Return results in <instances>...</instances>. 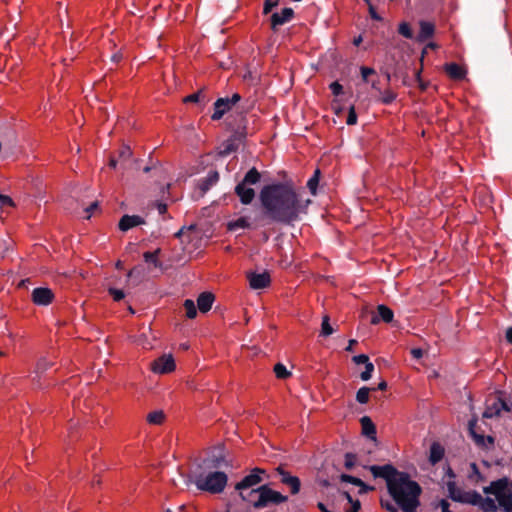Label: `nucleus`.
<instances>
[{"instance_id":"2eb2a0df","label":"nucleus","mask_w":512,"mask_h":512,"mask_svg":"<svg viewBox=\"0 0 512 512\" xmlns=\"http://www.w3.org/2000/svg\"><path fill=\"white\" fill-rule=\"evenodd\" d=\"M233 107L228 102V97L218 98L213 104V114L211 115V119L213 121L220 120L227 112H229Z\"/></svg>"},{"instance_id":"c756f323","label":"nucleus","mask_w":512,"mask_h":512,"mask_svg":"<svg viewBox=\"0 0 512 512\" xmlns=\"http://www.w3.org/2000/svg\"><path fill=\"white\" fill-rule=\"evenodd\" d=\"M209 100L206 99L205 95H204V90L203 89H200L198 90L197 92L193 93V94H190L188 96H186L184 99H183V102L184 103H203L204 105L208 102Z\"/></svg>"},{"instance_id":"a211bd4d","label":"nucleus","mask_w":512,"mask_h":512,"mask_svg":"<svg viewBox=\"0 0 512 512\" xmlns=\"http://www.w3.org/2000/svg\"><path fill=\"white\" fill-rule=\"evenodd\" d=\"M198 465H201L204 468L206 467V468H209L212 470H217L223 466L228 467L229 463L222 454H219V455H212L208 458H205Z\"/></svg>"},{"instance_id":"5fc2aeb1","label":"nucleus","mask_w":512,"mask_h":512,"mask_svg":"<svg viewBox=\"0 0 512 512\" xmlns=\"http://www.w3.org/2000/svg\"><path fill=\"white\" fill-rule=\"evenodd\" d=\"M13 205H14L13 200L9 196L0 194V207L1 208L6 207V206H13Z\"/></svg>"},{"instance_id":"0eeeda50","label":"nucleus","mask_w":512,"mask_h":512,"mask_svg":"<svg viewBox=\"0 0 512 512\" xmlns=\"http://www.w3.org/2000/svg\"><path fill=\"white\" fill-rule=\"evenodd\" d=\"M469 505L477 506L482 512H499V505L490 497H483L479 492L473 490Z\"/></svg>"},{"instance_id":"774afa93","label":"nucleus","mask_w":512,"mask_h":512,"mask_svg":"<svg viewBox=\"0 0 512 512\" xmlns=\"http://www.w3.org/2000/svg\"><path fill=\"white\" fill-rule=\"evenodd\" d=\"M506 340L508 343L512 344V327L506 330Z\"/></svg>"},{"instance_id":"f3484780","label":"nucleus","mask_w":512,"mask_h":512,"mask_svg":"<svg viewBox=\"0 0 512 512\" xmlns=\"http://www.w3.org/2000/svg\"><path fill=\"white\" fill-rule=\"evenodd\" d=\"M145 220L138 215H123L119 221L118 227L121 231L126 232L129 229L142 225Z\"/></svg>"},{"instance_id":"58836bf2","label":"nucleus","mask_w":512,"mask_h":512,"mask_svg":"<svg viewBox=\"0 0 512 512\" xmlns=\"http://www.w3.org/2000/svg\"><path fill=\"white\" fill-rule=\"evenodd\" d=\"M398 33L407 39L413 38V31L407 22H401L398 27Z\"/></svg>"},{"instance_id":"aec40b11","label":"nucleus","mask_w":512,"mask_h":512,"mask_svg":"<svg viewBox=\"0 0 512 512\" xmlns=\"http://www.w3.org/2000/svg\"><path fill=\"white\" fill-rule=\"evenodd\" d=\"M214 300L215 297L211 292H202L197 298V306L200 312H208L212 308Z\"/></svg>"},{"instance_id":"13d9d810","label":"nucleus","mask_w":512,"mask_h":512,"mask_svg":"<svg viewBox=\"0 0 512 512\" xmlns=\"http://www.w3.org/2000/svg\"><path fill=\"white\" fill-rule=\"evenodd\" d=\"M369 7V14H370V17L376 21H381L382 20V17L376 12V9L375 7L371 4L368 6Z\"/></svg>"},{"instance_id":"7c9ffc66","label":"nucleus","mask_w":512,"mask_h":512,"mask_svg":"<svg viewBox=\"0 0 512 512\" xmlns=\"http://www.w3.org/2000/svg\"><path fill=\"white\" fill-rule=\"evenodd\" d=\"M250 223L246 217H240L235 221H230L227 225L229 231H236L238 229L250 228Z\"/></svg>"},{"instance_id":"79ce46f5","label":"nucleus","mask_w":512,"mask_h":512,"mask_svg":"<svg viewBox=\"0 0 512 512\" xmlns=\"http://www.w3.org/2000/svg\"><path fill=\"white\" fill-rule=\"evenodd\" d=\"M374 372V364L372 362H368L365 364V370L360 374V378L363 381H368L371 379L372 374Z\"/></svg>"},{"instance_id":"393cba45","label":"nucleus","mask_w":512,"mask_h":512,"mask_svg":"<svg viewBox=\"0 0 512 512\" xmlns=\"http://www.w3.org/2000/svg\"><path fill=\"white\" fill-rule=\"evenodd\" d=\"M360 423L362 426V433L366 437H368L372 440H376V427H375L374 423L372 422L371 418L368 416H363L360 419Z\"/></svg>"},{"instance_id":"c85d7f7f","label":"nucleus","mask_w":512,"mask_h":512,"mask_svg":"<svg viewBox=\"0 0 512 512\" xmlns=\"http://www.w3.org/2000/svg\"><path fill=\"white\" fill-rule=\"evenodd\" d=\"M160 253H161V249L157 248L153 252H150V251L145 252L143 254V258H144L146 263H151L156 268H161L162 267V263L158 260V256L160 255Z\"/></svg>"},{"instance_id":"bf43d9fd","label":"nucleus","mask_w":512,"mask_h":512,"mask_svg":"<svg viewBox=\"0 0 512 512\" xmlns=\"http://www.w3.org/2000/svg\"><path fill=\"white\" fill-rule=\"evenodd\" d=\"M242 99L239 93H234L231 97H228V102L233 107Z\"/></svg>"},{"instance_id":"8fccbe9b","label":"nucleus","mask_w":512,"mask_h":512,"mask_svg":"<svg viewBox=\"0 0 512 512\" xmlns=\"http://www.w3.org/2000/svg\"><path fill=\"white\" fill-rule=\"evenodd\" d=\"M361 76H362V79L367 82L368 81V77L370 75H374L376 72L373 68H370V67H366V66H362L361 67Z\"/></svg>"},{"instance_id":"1a4fd4ad","label":"nucleus","mask_w":512,"mask_h":512,"mask_svg":"<svg viewBox=\"0 0 512 512\" xmlns=\"http://www.w3.org/2000/svg\"><path fill=\"white\" fill-rule=\"evenodd\" d=\"M265 473L266 471L262 468L256 467L252 469L249 475L245 476L240 482H238L235 485V489L237 491L248 490L249 488L258 485L262 481L260 475Z\"/></svg>"},{"instance_id":"864d4df0","label":"nucleus","mask_w":512,"mask_h":512,"mask_svg":"<svg viewBox=\"0 0 512 512\" xmlns=\"http://www.w3.org/2000/svg\"><path fill=\"white\" fill-rule=\"evenodd\" d=\"M380 504L381 507L387 510L388 512H399L397 507L387 500H381Z\"/></svg>"},{"instance_id":"bb28decb","label":"nucleus","mask_w":512,"mask_h":512,"mask_svg":"<svg viewBox=\"0 0 512 512\" xmlns=\"http://www.w3.org/2000/svg\"><path fill=\"white\" fill-rule=\"evenodd\" d=\"M239 145L240 144L237 141H235L234 139L229 137L226 141H224L222 143L221 150L218 152V154L221 157H225V156L231 154L232 152L237 151L239 148Z\"/></svg>"},{"instance_id":"f03ea898","label":"nucleus","mask_w":512,"mask_h":512,"mask_svg":"<svg viewBox=\"0 0 512 512\" xmlns=\"http://www.w3.org/2000/svg\"><path fill=\"white\" fill-rule=\"evenodd\" d=\"M368 469L375 478L385 480L389 495L403 512H414L420 506L422 487L407 472L392 464L371 465Z\"/></svg>"},{"instance_id":"f257e3e1","label":"nucleus","mask_w":512,"mask_h":512,"mask_svg":"<svg viewBox=\"0 0 512 512\" xmlns=\"http://www.w3.org/2000/svg\"><path fill=\"white\" fill-rule=\"evenodd\" d=\"M263 216L273 223L291 225L305 213L307 205L302 203L299 193L291 181L265 185L259 194Z\"/></svg>"},{"instance_id":"4c0bfd02","label":"nucleus","mask_w":512,"mask_h":512,"mask_svg":"<svg viewBox=\"0 0 512 512\" xmlns=\"http://www.w3.org/2000/svg\"><path fill=\"white\" fill-rule=\"evenodd\" d=\"M274 373L279 379H287L291 375V372L288 371L286 366L282 363H277L274 366Z\"/></svg>"},{"instance_id":"4468645a","label":"nucleus","mask_w":512,"mask_h":512,"mask_svg":"<svg viewBox=\"0 0 512 512\" xmlns=\"http://www.w3.org/2000/svg\"><path fill=\"white\" fill-rule=\"evenodd\" d=\"M293 16H294V11L292 8H289V7L282 9V11L280 13H278V12L273 13L270 17L271 29L273 31H277L279 26H282L285 23L291 21Z\"/></svg>"},{"instance_id":"69168bd1","label":"nucleus","mask_w":512,"mask_h":512,"mask_svg":"<svg viewBox=\"0 0 512 512\" xmlns=\"http://www.w3.org/2000/svg\"><path fill=\"white\" fill-rule=\"evenodd\" d=\"M361 508V503L359 500H356L355 503H353V505H351V508L349 511H346V512H359Z\"/></svg>"},{"instance_id":"6e6552de","label":"nucleus","mask_w":512,"mask_h":512,"mask_svg":"<svg viewBox=\"0 0 512 512\" xmlns=\"http://www.w3.org/2000/svg\"><path fill=\"white\" fill-rule=\"evenodd\" d=\"M447 490H448V496L455 502H459L462 504H470L473 490L471 491H464L461 488L457 487L456 482L453 480H450L447 482Z\"/></svg>"},{"instance_id":"680f3d73","label":"nucleus","mask_w":512,"mask_h":512,"mask_svg":"<svg viewBox=\"0 0 512 512\" xmlns=\"http://www.w3.org/2000/svg\"><path fill=\"white\" fill-rule=\"evenodd\" d=\"M98 205H99V204H98V202H97V201H95V202H93L90 206H88V207L86 208V210H85V211H86V212H87V214H88V215L86 216V218H90L91 213H92L94 210H96V209L98 208Z\"/></svg>"},{"instance_id":"a878e982","label":"nucleus","mask_w":512,"mask_h":512,"mask_svg":"<svg viewBox=\"0 0 512 512\" xmlns=\"http://www.w3.org/2000/svg\"><path fill=\"white\" fill-rule=\"evenodd\" d=\"M434 30H435V27L431 22L421 21L418 40L425 41V40L431 38L434 34Z\"/></svg>"},{"instance_id":"473e14b6","label":"nucleus","mask_w":512,"mask_h":512,"mask_svg":"<svg viewBox=\"0 0 512 512\" xmlns=\"http://www.w3.org/2000/svg\"><path fill=\"white\" fill-rule=\"evenodd\" d=\"M320 176H321L320 169H316L314 171L312 177L307 182V187H308V189H309V191L311 192L312 195H316L317 187H318L319 180H320Z\"/></svg>"},{"instance_id":"e2e57ef3","label":"nucleus","mask_w":512,"mask_h":512,"mask_svg":"<svg viewBox=\"0 0 512 512\" xmlns=\"http://www.w3.org/2000/svg\"><path fill=\"white\" fill-rule=\"evenodd\" d=\"M411 355L413 356V358L415 359H420L422 356H423V350L420 349V348H413L411 350Z\"/></svg>"},{"instance_id":"c03bdc74","label":"nucleus","mask_w":512,"mask_h":512,"mask_svg":"<svg viewBox=\"0 0 512 512\" xmlns=\"http://www.w3.org/2000/svg\"><path fill=\"white\" fill-rule=\"evenodd\" d=\"M279 5V0H265L263 7V14H269L273 8Z\"/></svg>"},{"instance_id":"4be33fe9","label":"nucleus","mask_w":512,"mask_h":512,"mask_svg":"<svg viewBox=\"0 0 512 512\" xmlns=\"http://www.w3.org/2000/svg\"><path fill=\"white\" fill-rule=\"evenodd\" d=\"M501 415V408L498 403V395L487 402L486 408L483 412V418L492 419Z\"/></svg>"},{"instance_id":"b1692460","label":"nucleus","mask_w":512,"mask_h":512,"mask_svg":"<svg viewBox=\"0 0 512 512\" xmlns=\"http://www.w3.org/2000/svg\"><path fill=\"white\" fill-rule=\"evenodd\" d=\"M445 450L443 446L438 442H433L430 446L429 462L432 465L437 464L444 457Z\"/></svg>"},{"instance_id":"e433bc0d","label":"nucleus","mask_w":512,"mask_h":512,"mask_svg":"<svg viewBox=\"0 0 512 512\" xmlns=\"http://www.w3.org/2000/svg\"><path fill=\"white\" fill-rule=\"evenodd\" d=\"M184 308H185V311H186V316L189 318V319H193L196 317L197 315V309H196V306H195V303L193 300L191 299H186L184 301V304H183Z\"/></svg>"},{"instance_id":"2f4dec72","label":"nucleus","mask_w":512,"mask_h":512,"mask_svg":"<svg viewBox=\"0 0 512 512\" xmlns=\"http://www.w3.org/2000/svg\"><path fill=\"white\" fill-rule=\"evenodd\" d=\"M468 479L474 483H479V482L484 481L483 475L481 474L477 464L474 462H472L470 464V471L468 473Z\"/></svg>"},{"instance_id":"72a5a7b5","label":"nucleus","mask_w":512,"mask_h":512,"mask_svg":"<svg viewBox=\"0 0 512 512\" xmlns=\"http://www.w3.org/2000/svg\"><path fill=\"white\" fill-rule=\"evenodd\" d=\"M165 419L164 412L162 410H156L147 415V421L153 425H160Z\"/></svg>"},{"instance_id":"cd10ccee","label":"nucleus","mask_w":512,"mask_h":512,"mask_svg":"<svg viewBox=\"0 0 512 512\" xmlns=\"http://www.w3.org/2000/svg\"><path fill=\"white\" fill-rule=\"evenodd\" d=\"M476 425H477V419L476 418H473V419L469 420V422H468V430H469V433L472 436L473 440L475 441V443L478 446H482L483 447V446H485V436L476 433V431H475Z\"/></svg>"},{"instance_id":"a18cd8bd","label":"nucleus","mask_w":512,"mask_h":512,"mask_svg":"<svg viewBox=\"0 0 512 512\" xmlns=\"http://www.w3.org/2000/svg\"><path fill=\"white\" fill-rule=\"evenodd\" d=\"M108 293L110 296H112L113 300L117 302L125 297L124 292L117 288H109Z\"/></svg>"},{"instance_id":"052dcab7","label":"nucleus","mask_w":512,"mask_h":512,"mask_svg":"<svg viewBox=\"0 0 512 512\" xmlns=\"http://www.w3.org/2000/svg\"><path fill=\"white\" fill-rule=\"evenodd\" d=\"M239 492H240V497L242 498L243 501L251 502L253 504V502L255 501V500H253V497L255 495H249V492L245 493V490H242Z\"/></svg>"},{"instance_id":"5701e85b","label":"nucleus","mask_w":512,"mask_h":512,"mask_svg":"<svg viewBox=\"0 0 512 512\" xmlns=\"http://www.w3.org/2000/svg\"><path fill=\"white\" fill-rule=\"evenodd\" d=\"M230 137L237 141L239 144L245 141L247 137V120L244 116H241L237 128L233 130L232 135Z\"/></svg>"},{"instance_id":"603ef678","label":"nucleus","mask_w":512,"mask_h":512,"mask_svg":"<svg viewBox=\"0 0 512 512\" xmlns=\"http://www.w3.org/2000/svg\"><path fill=\"white\" fill-rule=\"evenodd\" d=\"M355 364H366L369 362V357L366 354L356 355L352 358Z\"/></svg>"},{"instance_id":"ddd939ff","label":"nucleus","mask_w":512,"mask_h":512,"mask_svg":"<svg viewBox=\"0 0 512 512\" xmlns=\"http://www.w3.org/2000/svg\"><path fill=\"white\" fill-rule=\"evenodd\" d=\"M31 297L34 304L47 306L53 301L54 294L49 288L38 287L32 291Z\"/></svg>"},{"instance_id":"7ed1b4c3","label":"nucleus","mask_w":512,"mask_h":512,"mask_svg":"<svg viewBox=\"0 0 512 512\" xmlns=\"http://www.w3.org/2000/svg\"><path fill=\"white\" fill-rule=\"evenodd\" d=\"M228 477L225 472L204 468L196 465L188 476V481L194 483L196 487L211 494L221 493L227 485Z\"/></svg>"},{"instance_id":"dca6fc26","label":"nucleus","mask_w":512,"mask_h":512,"mask_svg":"<svg viewBox=\"0 0 512 512\" xmlns=\"http://www.w3.org/2000/svg\"><path fill=\"white\" fill-rule=\"evenodd\" d=\"M394 313L386 305L380 304L377 306V312L371 318V324L377 325L380 321L391 323L393 321Z\"/></svg>"},{"instance_id":"ea45409f","label":"nucleus","mask_w":512,"mask_h":512,"mask_svg":"<svg viewBox=\"0 0 512 512\" xmlns=\"http://www.w3.org/2000/svg\"><path fill=\"white\" fill-rule=\"evenodd\" d=\"M345 461H344V467L346 470H352L356 463H357V455L354 454V453H346L345 456Z\"/></svg>"},{"instance_id":"0e129e2a","label":"nucleus","mask_w":512,"mask_h":512,"mask_svg":"<svg viewBox=\"0 0 512 512\" xmlns=\"http://www.w3.org/2000/svg\"><path fill=\"white\" fill-rule=\"evenodd\" d=\"M49 364L46 360H40L37 364L38 371H44L48 368Z\"/></svg>"},{"instance_id":"39448f33","label":"nucleus","mask_w":512,"mask_h":512,"mask_svg":"<svg viewBox=\"0 0 512 512\" xmlns=\"http://www.w3.org/2000/svg\"><path fill=\"white\" fill-rule=\"evenodd\" d=\"M261 180V173L257 168L252 167L247 171L244 178L235 187V194L239 197L240 202L243 205H249L255 198V190L251 188V185H256Z\"/></svg>"},{"instance_id":"c9c22d12","label":"nucleus","mask_w":512,"mask_h":512,"mask_svg":"<svg viewBox=\"0 0 512 512\" xmlns=\"http://www.w3.org/2000/svg\"><path fill=\"white\" fill-rule=\"evenodd\" d=\"M333 332H334V329H333V327L330 324V318H329L328 315H325L322 318L320 335L323 336V337H328Z\"/></svg>"},{"instance_id":"de8ad7c7","label":"nucleus","mask_w":512,"mask_h":512,"mask_svg":"<svg viewBox=\"0 0 512 512\" xmlns=\"http://www.w3.org/2000/svg\"><path fill=\"white\" fill-rule=\"evenodd\" d=\"M340 480L342 482L350 483V484H353L355 486H356V484H360L361 483V479L360 478H357V477H354V476H351V475H348V474H341L340 475Z\"/></svg>"},{"instance_id":"9d476101","label":"nucleus","mask_w":512,"mask_h":512,"mask_svg":"<svg viewBox=\"0 0 512 512\" xmlns=\"http://www.w3.org/2000/svg\"><path fill=\"white\" fill-rule=\"evenodd\" d=\"M151 369L158 374H166L174 371L175 361L172 355H162L151 363Z\"/></svg>"},{"instance_id":"f8f14e48","label":"nucleus","mask_w":512,"mask_h":512,"mask_svg":"<svg viewBox=\"0 0 512 512\" xmlns=\"http://www.w3.org/2000/svg\"><path fill=\"white\" fill-rule=\"evenodd\" d=\"M249 285L253 290L264 289L270 286L271 277L269 272L264 271L262 273L249 272L247 274Z\"/></svg>"},{"instance_id":"4d7b16f0","label":"nucleus","mask_w":512,"mask_h":512,"mask_svg":"<svg viewBox=\"0 0 512 512\" xmlns=\"http://www.w3.org/2000/svg\"><path fill=\"white\" fill-rule=\"evenodd\" d=\"M421 70H416L415 71V77H416V80L418 81V85H419V88L422 90V91H425L426 88H427V84L424 83L421 79Z\"/></svg>"},{"instance_id":"6e6d98bb","label":"nucleus","mask_w":512,"mask_h":512,"mask_svg":"<svg viewBox=\"0 0 512 512\" xmlns=\"http://www.w3.org/2000/svg\"><path fill=\"white\" fill-rule=\"evenodd\" d=\"M356 486H358L360 489H359V494H366L368 493L369 491H372L374 490V487L372 486H369L367 485L366 483H364L362 480H361V483L360 484H356Z\"/></svg>"},{"instance_id":"338daca9","label":"nucleus","mask_w":512,"mask_h":512,"mask_svg":"<svg viewBox=\"0 0 512 512\" xmlns=\"http://www.w3.org/2000/svg\"><path fill=\"white\" fill-rule=\"evenodd\" d=\"M157 210L159 214H165L167 212V204L162 202L157 203Z\"/></svg>"},{"instance_id":"a19ab883","label":"nucleus","mask_w":512,"mask_h":512,"mask_svg":"<svg viewBox=\"0 0 512 512\" xmlns=\"http://www.w3.org/2000/svg\"><path fill=\"white\" fill-rule=\"evenodd\" d=\"M497 394H498V403H499V407L501 408V412L502 411L512 412V403L505 401V399L502 397L504 395V392L497 391Z\"/></svg>"},{"instance_id":"49530a36","label":"nucleus","mask_w":512,"mask_h":512,"mask_svg":"<svg viewBox=\"0 0 512 512\" xmlns=\"http://www.w3.org/2000/svg\"><path fill=\"white\" fill-rule=\"evenodd\" d=\"M347 125H355L357 123V114L354 106H350L346 119Z\"/></svg>"},{"instance_id":"412c9836","label":"nucleus","mask_w":512,"mask_h":512,"mask_svg":"<svg viewBox=\"0 0 512 512\" xmlns=\"http://www.w3.org/2000/svg\"><path fill=\"white\" fill-rule=\"evenodd\" d=\"M219 173L216 170L210 171L208 175L199 182V189L202 193H206L213 185L219 181Z\"/></svg>"},{"instance_id":"37998d69","label":"nucleus","mask_w":512,"mask_h":512,"mask_svg":"<svg viewBox=\"0 0 512 512\" xmlns=\"http://www.w3.org/2000/svg\"><path fill=\"white\" fill-rule=\"evenodd\" d=\"M380 94L382 95L381 102L386 105L391 104L396 99V94L391 90H385Z\"/></svg>"},{"instance_id":"f704fd0d","label":"nucleus","mask_w":512,"mask_h":512,"mask_svg":"<svg viewBox=\"0 0 512 512\" xmlns=\"http://www.w3.org/2000/svg\"><path fill=\"white\" fill-rule=\"evenodd\" d=\"M375 388H369V387H361L357 393H356V400L360 404H366L369 400V393L370 391H374Z\"/></svg>"},{"instance_id":"423d86ee","label":"nucleus","mask_w":512,"mask_h":512,"mask_svg":"<svg viewBox=\"0 0 512 512\" xmlns=\"http://www.w3.org/2000/svg\"><path fill=\"white\" fill-rule=\"evenodd\" d=\"M249 495H257V499L253 502V507L261 509L269 504H281L288 500L287 496L271 489L268 485H262L256 489H251Z\"/></svg>"},{"instance_id":"09e8293b","label":"nucleus","mask_w":512,"mask_h":512,"mask_svg":"<svg viewBox=\"0 0 512 512\" xmlns=\"http://www.w3.org/2000/svg\"><path fill=\"white\" fill-rule=\"evenodd\" d=\"M329 87L335 96H339L343 93V86L337 81L332 82Z\"/></svg>"},{"instance_id":"6ab92c4d","label":"nucleus","mask_w":512,"mask_h":512,"mask_svg":"<svg viewBox=\"0 0 512 512\" xmlns=\"http://www.w3.org/2000/svg\"><path fill=\"white\" fill-rule=\"evenodd\" d=\"M444 70L453 80H462L466 76V70L454 62L445 64Z\"/></svg>"},{"instance_id":"20e7f679","label":"nucleus","mask_w":512,"mask_h":512,"mask_svg":"<svg viewBox=\"0 0 512 512\" xmlns=\"http://www.w3.org/2000/svg\"><path fill=\"white\" fill-rule=\"evenodd\" d=\"M483 492L486 495L495 496L503 512H512V481L508 477L492 481L483 488Z\"/></svg>"},{"instance_id":"9b49d317","label":"nucleus","mask_w":512,"mask_h":512,"mask_svg":"<svg viewBox=\"0 0 512 512\" xmlns=\"http://www.w3.org/2000/svg\"><path fill=\"white\" fill-rule=\"evenodd\" d=\"M277 473L280 475L281 483L288 486L290 488L291 494H298L301 488L300 479L297 476H292L288 471H286L282 465L276 468Z\"/></svg>"},{"instance_id":"3c124183","label":"nucleus","mask_w":512,"mask_h":512,"mask_svg":"<svg viewBox=\"0 0 512 512\" xmlns=\"http://www.w3.org/2000/svg\"><path fill=\"white\" fill-rule=\"evenodd\" d=\"M131 155H132V151L129 146H123L119 151L120 159L126 160V159L130 158Z\"/></svg>"}]
</instances>
